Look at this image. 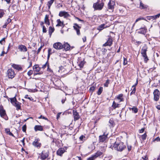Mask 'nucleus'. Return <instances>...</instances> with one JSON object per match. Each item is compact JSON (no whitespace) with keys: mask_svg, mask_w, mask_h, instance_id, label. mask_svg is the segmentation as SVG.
I'll use <instances>...</instances> for the list:
<instances>
[{"mask_svg":"<svg viewBox=\"0 0 160 160\" xmlns=\"http://www.w3.org/2000/svg\"><path fill=\"white\" fill-rule=\"evenodd\" d=\"M118 140L119 139H117L116 141L113 145V148L115 150L122 152L126 148V147L124 145L123 142L119 141Z\"/></svg>","mask_w":160,"mask_h":160,"instance_id":"obj_1","label":"nucleus"},{"mask_svg":"<svg viewBox=\"0 0 160 160\" xmlns=\"http://www.w3.org/2000/svg\"><path fill=\"white\" fill-rule=\"evenodd\" d=\"M103 135H100L99 137V142H105L108 138V135L109 132L107 131V128H105L102 130Z\"/></svg>","mask_w":160,"mask_h":160,"instance_id":"obj_2","label":"nucleus"},{"mask_svg":"<svg viewBox=\"0 0 160 160\" xmlns=\"http://www.w3.org/2000/svg\"><path fill=\"white\" fill-rule=\"evenodd\" d=\"M115 5V2L113 0H110L108 4L107 10L109 12H112L113 11L114 6Z\"/></svg>","mask_w":160,"mask_h":160,"instance_id":"obj_3","label":"nucleus"},{"mask_svg":"<svg viewBox=\"0 0 160 160\" xmlns=\"http://www.w3.org/2000/svg\"><path fill=\"white\" fill-rule=\"evenodd\" d=\"M0 115L1 117L4 118L6 120L8 119V118L6 115V111L2 105H0Z\"/></svg>","mask_w":160,"mask_h":160,"instance_id":"obj_4","label":"nucleus"},{"mask_svg":"<svg viewBox=\"0 0 160 160\" xmlns=\"http://www.w3.org/2000/svg\"><path fill=\"white\" fill-rule=\"evenodd\" d=\"M104 3L103 2H98L94 3L93 5V7L95 10H101L103 7Z\"/></svg>","mask_w":160,"mask_h":160,"instance_id":"obj_5","label":"nucleus"},{"mask_svg":"<svg viewBox=\"0 0 160 160\" xmlns=\"http://www.w3.org/2000/svg\"><path fill=\"white\" fill-rule=\"evenodd\" d=\"M7 74L9 78L12 79L15 75L14 71L12 69H9L7 71Z\"/></svg>","mask_w":160,"mask_h":160,"instance_id":"obj_6","label":"nucleus"},{"mask_svg":"<svg viewBox=\"0 0 160 160\" xmlns=\"http://www.w3.org/2000/svg\"><path fill=\"white\" fill-rule=\"evenodd\" d=\"M49 154L48 150H43L41 153L40 158L42 160H45L48 157Z\"/></svg>","mask_w":160,"mask_h":160,"instance_id":"obj_7","label":"nucleus"},{"mask_svg":"<svg viewBox=\"0 0 160 160\" xmlns=\"http://www.w3.org/2000/svg\"><path fill=\"white\" fill-rule=\"evenodd\" d=\"M39 141L40 140L39 138H36L34 141L32 142V144L35 147L40 148L41 146V144L39 142Z\"/></svg>","mask_w":160,"mask_h":160,"instance_id":"obj_8","label":"nucleus"},{"mask_svg":"<svg viewBox=\"0 0 160 160\" xmlns=\"http://www.w3.org/2000/svg\"><path fill=\"white\" fill-rule=\"evenodd\" d=\"M73 27L74 29L76 30L77 35H79L80 34V29L81 28V27L79 26L77 23H75L74 24Z\"/></svg>","mask_w":160,"mask_h":160,"instance_id":"obj_9","label":"nucleus"},{"mask_svg":"<svg viewBox=\"0 0 160 160\" xmlns=\"http://www.w3.org/2000/svg\"><path fill=\"white\" fill-rule=\"evenodd\" d=\"M154 99L155 101H158L159 99L160 93L159 91L157 89H155L153 92Z\"/></svg>","mask_w":160,"mask_h":160,"instance_id":"obj_10","label":"nucleus"},{"mask_svg":"<svg viewBox=\"0 0 160 160\" xmlns=\"http://www.w3.org/2000/svg\"><path fill=\"white\" fill-rule=\"evenodd\" d=\"M53 47L55 49L58 50L62 49L63 46L62 44L59 42H56L53 44Z\"/></svg>","mask_w":160,"mask_h":160,"instance_id":"obj_11","label":"nucleus"},{"mask_svg":"<svg viewBox=\"0 0 160 160\" xmlns=\"http://www.w3.org/2000/svg\"><path fill=\"white\" fill-rule=\"evenodd\" d=\"M138 30V33L145 35L147 32V28L146 27L144 26V27L140 28Z\"/></svg>","mask_w":160,"mask_h":160,"instance_id":"obj_12","label":"nucleus"},{"mask_svg":"<svg viewBox=\"0 0 160 160\" xmlns=\"http://www.w3.org/2000/svg\"><path fill=\"white\" fill-rule=\"evenodd\" d=\"M33 70L34 72V75L40 74V73H38L40 70V68L39 67L38 65H36L33 67Z\"/></svg>","mask_w":160,"mask_h":160,"instance_id":"obj_13","label":"nucleus"},{"mask_svg":"<svg viewBox=\"0 0 160 160\" xmlns=\"http://www.w3.org/2000/svg\"><path fill=\"white\" fill-rule=\"evenodd\" d=\"M112 41L113 40L112 38L109 37L108 38L106 42L103 44V46L104 47L107 46H110L112 45Z\"/></svg>","mask_w":160,"mask_h":160,"instance_id":"obj_14","label":"nucleus"},{"mask_svg":"<svg viewBox=\"0 0 160 160\" xmlns=\"http://www.w3.org/2000/svg\"><path fill=\"white\" fill-rule=\"evenodd\" d=\"M59 15L60 17H64V18H67L70 16V15L68 12L65 11L60 12Z\"/></svg>","mask_w":160,"mask_h":160,"instance_id":"obj_15","label":"nucleus"},{"mask_svg":"<svg viewBox=\"0 0 160 160\" xmlns=\"http://www.w3.org/2000/svg\"><path fill=\"white\" fill-rule=\"evenodd\" d=\"M18 49L20 50L21 52H26L27 51V47L24 45H20L18 46Z\"/></svg>","mask_w":160,"mask_h":160,"instance_id":"obj_16","label":"nucleus"},{"mask_svg":"<svg viewBox=\"0 0 160 160\" xmlns=\"http://www.w3.org/2000/svg\"><path fill=\"white\" fill-rule=\"evenodd\" d=\"M148 47L146 45H144L141 50V54L142 56L146 55V52L147 51Z\"/></svg>","mask_w":160,"mask_h":160,"instance_id":"obj_17","label":"nucleus"},{"mask_svg":"<svg viewBox=\"0 0 160 160\" xmlns=\"http://www.w3.org/2000/svg\"><path fill=\"white\" fill-rule=\"evenodd\" d=\"M73 114L74 120L76 121L79 119V116L78 112L76 111L73 110Z\"/></svg>","mask_w":160,"mask_h":160,"instance_id":"obj_18","label":"nucleus"},{"mask_svg":"<svg viewBox=\"0 0 160 160\" xmlns=\"http://www.w3.org/2000/svg\"><path fill=\"white\" fill-rule=\"evenodd\" d=\"M115 125V123L114 122V120L112 118H111L109 119V121L108 125L110 128L113 127Z\"/></svg>","mask_w":160,"mask_h":160,"instance_id":"obj_19","label":"nucleus"},{"mask_svg":"<svg viewBox=\"0 0 160 160\" xmlns=\"http://www.w3.org/2000/svg\"><path fill=\"white\" fill-rule=\"evenodd\" d=\"M65 152V149L63 148H60L57 152V154L58 155L61 156Z\"/></svg>","mask_w":160,"mask_h":160,"instance_id":"obj_20","label":"nucleus"},{"mask_svg":"<svg viewBox=\"0 0 160 160\" xmlns=\"http://www.w3.org/2000/svg\"><path fill=\"white\" fill-rule=\"evenodd\" d=\"M49 15H46L44 19V22L48 25H49L50 23L49 19Z\"/></svg>","mask_w":160,"mask_h":160,"instance_id":"obj_21","label":"nucleus"},{"mask_svg":"<svg viewBox=\"0 0 160 160\" xmlns=\"http://www.w3.org/2000/svg\"><path fill=\"white\" fill-rule=\"evenodd\" d=\"M12 66L15 69H16L18 71L22 70V68L20 66L15 64H14L12 65Z\"/></svg>","mask_w":160,"mask_h":160,"instance_id":"obj_22","label":"nucleus"},{"mask_svg":"<svg viewBox=\"0 0 160 160\" xmlns=\"http://www.w3.org/2000/svg\"><path fill=\"white\" fill-rule=\"evenodd\" d=\"M123 96V95L122 94H119L117 97L116 100H118L119 102L123 101V98H122Z\"/></svg>","mask_w":160,"mask_h":160,"instance_id":"obj_23","label":"nucleus"},{"mask_svg":"<svg viewBox=\"0 0 160 160\" xmlns=\"http://www.w3.org/2000/svg\"><path fill=\"white\" fill-rule=\"evenodd\" d=\"M21 104L20 102L17 101L13 105L16 108V110H18L21 109Z\"/></svg>","mask_w":160,"mask_h":160,"instance_id":"obj_24","label":"nucleus"},{"mask_svg":"<svg viewBox=\"0 0 160 160\" xmlns=\"http://www.w3.org/2000/svg\"><path fill=\"white\" fill-rule=\"evenodd\" d=\"M34 128L35 131H42L43 129L42 126L40 125L35 126Z\"/></svg>","mask_w":160,"mask_h":160,"instance_id":"obj_25","label":"nucleus"},{"mask_svg":"<svg viewBox=\"0 0 160 160\" xmlns=\"http://www.w3.org/2000/svg\"><path fill=\"white\" fill-rule=\"evenodd\" d=\"M78 66L79 67V69H81L83 68L84 64L85 63V62L84 60L78 62Z\"/></svg>","mask_w":160,"mask_h":160,"instance_id":"obj_26","label":"nucleus"},{"mask_svg":"<svg viewBox=\"0 0 160 160\" xmlns=\"http://www.w3.org/2000/svg\"><path fill=\"white\" fill-rule=\"evenodd\" d=\"M63 48H64L65 51H68L70 49V46L67 43H66L63 45H62Z\"/></svg>","mask_w":160,"mask_h":160,"instance_id":"obj_27","label":"nucleus"},{"mask_svg":"<svg viewBox=\"0 0 160 160\" xmlns=\"http://www.w3.org/2000/svg\"><path fill=\"white\" fill-rule=\"evenodd\" d=\"M57 24L56 25V27L58 26H63V22H62L60 19H58L57 20Z\"/></svg>","mask_w":160,"mask_h":160,"instance_id":"obj_28","label":"nucleus"},{"mask_svg":"<svg viewBox=\"0 0 160 160\" xmlns=\"http://www.w3.org/2000/svg\"><path fill=\"white\" fill-rule=\"evenodd\" d=\"M107 27H108L105 24H101L100 25H99L98 26V30L100 31V30H102L104 28H106Z\"/></svg>","mask_w":160,"mask_h":160,"instance_id":"obj_29","label":"nucleus"},{"mask_svg":"<svg viewBox=\"0 0 160 160\" xmlns=\"http://www.w3.org/2000/svg\"><path fill=\"white\" fill-rule=\"evenodd\" d=\"M54 52V51H52V49L51 48H49L48 49V59H49V58H50V55H51L52 53H53Z\"/></svg>","mask_w":160,"mask_h":160,"instance_id":"obj_30","label":"nucleus"},{"mask_svg":"<svg viewBox=\"0 0 160 160\" xmlns=\"http://www.w3.org/2000/svg\"><path fill=\"white\" fill-rule=\"evenodd\" d=\"M54 1V0H50L48 2L47 5L48 6V9H50V8L51 6L53 3Z\"/></svg>","mask_w":160,"mask_h":160,"instance_id":"obj_31","label":"nucleus"},{"mask_svg":"<svg viewBox=\"0 0 160 160\" xmlns=\"http://www.w3.org/2000/svg\"><path fill=\"white\" fill-rule=\"evenodd\" d=\"M102 152L100 151H98L95 154L93 155L94 157L96 158L97 157L100 156L102 154Z\"/></svg>","mask_w":160,"mask_h":160,"instance_id":"obj_32","label":"nucleus"},{"mask_svg":"<svg viewBox=\"0 0 160 160\" xmlns=\"http://www.w3.org/2000/svg\"><path fill=\"white\" fill-rule=\"evenodd\" d=\"M10 102L13 105L14 103H16V102H17L18 101L17 100L16 98L15 97H14L12 98H10Z\"/></svg>","mask_w":160,"mask_h":160,"instance_id":"obj_33","label":"nucleus"},{"mask_svg":"<svg viewBox=\"0 0 160 160\" xmlns=\"http://www.w3.org/2000/svg\"><path fill=\"white\" fill-rule=\"evenodd\" d=\"M54 28H52L51 27H50L49 28V34L50 36H51L52 33L54 32Z\"/></svg>","mask_w":160,"mask_h":160,"instance_id":"obj_34","label":"nucleus"},{"mask_svg":"<svg viewBox=\"0 0 160 160\" xmlns=\"http://www.w3.org/2000/svg\"><path fill=\"white\" fill-rule=\"evenodd\" d=\"M130 110H132L134 113H137L138 112V109L135 107H133L132 108H129Z\"/></svg>","mask_w":160,"mask_h":160,"instance_id":"obj_35","label":"nucleus"},{"mask_svg":"<svg viewBox=\"0 0 160 160\" xmlns=\"http://www.w3.org/2000/svg\"><path fill=\"white\" fill-rule=\"evenodd\" d=\"M119 105V104H118V103H116L114 101L112 103V107L114 109H115L117 108L118 107Z\"/></svg>","mask_w":160,"mask_h":160,"instance_id":"obj_36","label":"nucleus"},{"mask_svg":"<svg viewBox=\"0 0 160 160\" xmlns=\"http://www.w3.org/2000/svg\"><path fill=\"white\" fill-rule=\"evenodd\" d=\"M11 21V19L9 18H8L7 19V21H6L5 24L3 26V28H5L7 26V25Z\"/></svg>","mask_w":160,"mask_h":160,"instance_id":"obj_37","label":"nucleus"},{"mask_svg":"<svg viewBox=\"0 0 160 160\" xmlns=\"http://www.w3.org/2000/svg\"><path fill=\"white\" fill-rule=\"evenodd\" d=\"M103 91V88L102 87H100L98 89L97 92V94L98 95H100L102 93Z\"/></svg>","mask_w":160,"mask_h":160,"instance_id":"obj_38","label":"nucleus"},{"mask_svg":"<svg viewBox=\"0 0 160 160\" xmlns=\"http://www.w3.org/2000/svg\"><path fill=\"white\" fill-rule=\"evenodd\" d=\"M142 56L144 58V62L145 63H146L148 61V60L149 59L148 58V56H147V55H145L143 56Z\"/></svg>","mask_w":160,"mask_h":160,"instance_id":"obj_39","label":"nucleus"},{"mask_svg":"<svg viewBox=\"0 0 160 160\" xmlns=\"http://www.w3.org/2000/svg\"><path fill=\"white\" fill-rule=\"evenodd\" d=\"M160 16V13L158 14L157 15L151 16V18H153V19H157V18H159Z\"/></svg>","mask_w":160,"mask_h":160,"instance_id":"obj_40","label":"nucleus"},{"mask_svg":"<svg viewBox=\"0 0 160 160\" xmlns=\"http://www.w3.org/2000/svg\"><path fill=\"white\" fill-rule=\"evenodd\" d=\"M147 136V135L145 133L141 136V138L143 140H144L146 139Z\"/></svg>","mask_w":160,"mask_h":160,"instance_id":"obj_41","label":"nucleus"},{"mask_svg":"<svg viewBox=\"0 0 160 160\" xmlns=\"http://www.w3.org/2000/svg\"><path fill=\"white\" fill-rule=\"evenodd\" d=\"M28 91L32 92H37V89H29L28 90Z\"/></svg>","mask_w":160,"mask_h":160,"instance_id":"obj_42","label":"nucleus"},{"mask_svg":"<svg viewBox=\"0 0 160 160\" xmlns=\"http://www.w3.org/2000/svg\"><path fill=\"white\" fill-rule=\"evenodd\" d=\"M109 83V80L108 79L106 81V82L104 84V86L106 87H108Z\"/></svg>","mask_w":160,"mask_h":160,"instance_id":"obj_43","label":"nucleus"},{"mask_svg":"<svg viewBox=\"0 0 160 160\" xmlns=\"http://www.w3.org/2000/svg\"><path fill=\"white\" fill-rule=\"evenodd\" d=\"M127 60L126 58H123V64L124 65H125L127 64Z\"/></svg>","mask_w":160,"mask_h":160,"instance_id":"obj_44","label":"nucleus"},{"mask_svg":"<svg viewBox=\"0 0 160 160\" xmlns=\"http://www.w3.org/2000/svg\"><path fill=\"white\" fill-rule=\"evenodd\" d=\"M95 87L94 86H92L90 88L89 90L92 92L95 90Z\"/></svg>","mask_w":160,"mask_h":160,"instance_id":"obj_45","label":"nucleus"},{"mask_svg":"<svg viewBox=\"0 0 160 160\" xmlns=\"http://www.w3.org/2000/svg\"><path fill=\"white\" fill-rule=\"evenodd\" d=\"M0 138L1 140L0 141V143L1 144H2V143L4 142V141L5 140V139L2 136Z\"/></svg>","mask_w":160,"mask_h":160,"instance_id":"obj_46","label":"nucleus"},{"mask_svg":"<svg viewBox=\"0 0 160 160\" xmlns=\"http://www.w3.org/2000/svg\"><path fill=\"white\" fill-rule=\"evenodd\" d=\"M140 7L141 8V9H143L146 8V6H144V4H143L141 2L140 3Z\"/></svg>","mask_w":160,"mask_h":160,"instance_id":"obj_47","label":"nucleus"},{"mask_svg":"<svg viewBox=\"0 0 160 160\" xmlns=\"http://www.w3.org/2000/svg\"><path fill=\"white\" fill-rule=\"evenodd\" d=\"M85 137L83 135H82L79 138V139L82 141H84L85 140Z\"/></svg>","mask_w":160,"mask_h":160,"instance_id":"obj_48","label":"nucleus"},{"mask_svg":"<svg viewBox=\"0 0 160 160\" xmlns=\"http://www.w3.org/2000/svg\"><path fill=\"white\" fill-rule=\"evenodd\" d=\"M26 130V125H24L22 127V130L23 132H25Z\"/></svg>","mask_w":160,"mask_h":160,"instance_id":"obj_49","label":"nucleus"},{"mask_svg":"<svg viewBox=\"0 0 160 160\" xmlns=\"http://www.w3.org/2000/svg\"><path fill=\"white\" fill-rule=\"evenodd\" d=\"M153 141L154 142H155V141H157V142L160 141V138H159V137H157L156 138L154 139L153 140Z\"/></svg>","mask_w":160,"mask_h":160,"instance_id":"obj_50","label":"nucleus"},{"mask_svg":"<svg viewBox=\"0 0 160 160\" xmlns=\"http://www.w3.org/2000/svg\"><path fill=\"white\" fill-rule=\"evenodd\" d=\"M144 18L142 17H141L139 18H138L136 20L135 22V23L137 22H138V21H139L141 20H144Z\"/></svg>","mask_w":160,"mask_h":160,"instance_id":"obj_51","label":"nucleus"},{"mask_svg":"<svg viewBox=\"0 0 160 160\" xmlns=\"http://www.w3.org/2000/svg\"><path fill=\"white\" fill-rule=\"evenodd\" d=\"M95 158L94 157L93 155H92V157L88 158L87 160H94Z\"/></svg>","mask_w":160,"mask_h":160,"instance_id":"obj_52","label":"nucleus"},{"mask_svg":"<svg viewBox=\"0 0 160 160\" xmlns=\"http://www.w3.org/2000/svg\"><path fill=\"white\" fill-rule=\"evenodd\" d=\"M48 64H49L48 63V62L47 61L42 66V68L43 69L45 68L47 66L48 67Z\"/></svg>","mask_w":160,"mask_h":160,"instance_id":"obj_53","label":"nucleus"},{"mask_svg":"<svg viewBox=\"0 0 160 160\" xmlns=\"http://www.w3.org/2000/svg\"><path fill=\"white\" fill-rule=\"evenodd\" d=\"M38 118H39V119L42 118V119H45V120H48V119L47 118H46L42 115H41Z\"/></svg>","mask_w":160,"mask_h":160,"instance_id":"obj_54","label":"nucleus"},{"mask_svg":"<svg viewBox=\"0 0 160 160\" xmlns=\"http://www.w3.org/2000/svg\"><path fill=\"white\" fill-rule=\"evenodd\" d=\"M32 71L30 70L28 72L27 74L29 76H30L32 74Z\"/></svg>","mask_w":160,"mask_h":160,"instance_id":"obj_55","label":"nucleus"},{"mask_svg":"<svg viewBox=\"0 0 160 160\" xmlns=\"http://www.w3.org/2000/svg\"><path fill=\"white\" fill-rule=\"evenodd\" d=\"M42 27V32L44 33L46 32H47L46 28L45 26H43Z\"/></svg>","mask_w":160,"mask_h":160,"instance_id":"obj_56","label":"nucleus"},{"mask_svg":"<svg viewBox=\"0 0 160 160\" xmlns=\"http://www.w3.org/2000/svg\"><path fill=\"white\" fill-rule=\"evenodd\" d=\"M4 14V13L3 11H0V18H1Z\"/></svg>","mask_w":160,"mask_h":160,"instance_id":"obj_57","label":"nucleus"},{"mask_svg":"<svg viewBox=\"0 0 160 160\" xmlns=\"http://www.w3.org/2000/svg\"><path fill=\"white\" fill-rule=\"evenodd\" d=\"M136 91V88H133V89L132 91L130 93V95H131L132 94H133Z\"/></svg>","mask_w":160,"mask_h":160,"instance_id":"obj_58","label":"nucleus"},{"mask_svg":"<svg viewBox=\"0 0 160 160\" xmlns=\"http://www.w3.org/2000/svg\"><path fill=\"white\" fill-rule=\"evenodd\" d=\"M5 131L8 134H9L10 132V130L8 128H6L5 129Z\"/></svg>","mask_w":160,"mask_h":160,"instance_id":"obj_59","label":"nucleus"},{"mask_svg":"<svg viewBox=\"0 0 160 160\" xmlns=\"http://www.w3.org/2000/svg\"><path fill=\"white\" fill-rule=\"evenodd\" d=\"M75 18L77 19L78 21L81 22L82 23H83L84 21L83 20H81L80 19H79V18L78 17H75Z\"/></svg>","mask_w":160,"mask_h":160,"instance_id":"obj_60","label":"nucleus"},{"mask_svg":"<svg viewBox=\"0 0 160 160\" xmlns=\"http://www.w3.org/2000/svg\"><path fill=\"white\" fill-rule=\"evenodd\" d=\"M128 149V151H130L132 148V146L131 145H127Z\"/></svg>","mask_w":160,"mask_h":160,"instance_id":"obj_61","label":"nucleus"},{"mask_svg":"<svg viewBox=\"0 0 160 160\" xmlns=\"http://www.w3.org/2000/svg\"><path fill=\"white\" fill-rule=\"evenodd\" d=\"M42 48V46H41L38 48V49L37 50V54H38L40 52V51L41 50Z\"/></svg>","mask_w":160,"mask_h":160,"instance_id":"obj_62","label":"nucleus"},{"mask_svg":"<svg viewBox=\"0 0 160 160\" xmlns=\"http://www.w3.org/2000/svg\"><path fill=\"white\" fill-rule=\"evenodd\" d=\"M61 114V112H59L58 113V114H57V119H58V118H59Z\"/></svg>","mask_w":160,"mask_h":160,"instance_id":"obj_63","label":"nucleus"},{"mask_svg":"<svg viewBox=\"0 0 160 160\" xmlns=\"http://www.w3.org/2000/svg\"><path fill=\"white\" fill-rule=\"evenodd\" d=\"M145 130V128H142L141 130H139L140 133H143Z\"/></svg>","mask_w":160,"mask_h":160,"instance_id":"obj_64","label":"nucleus"}]
</instances>
